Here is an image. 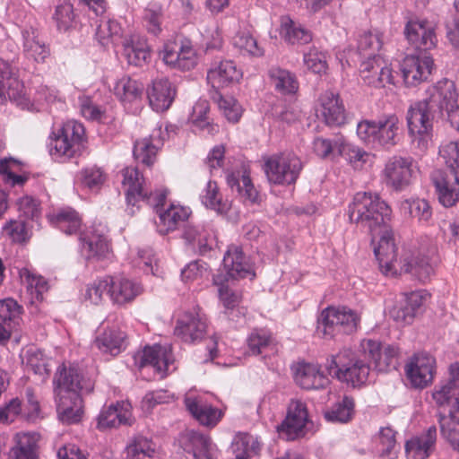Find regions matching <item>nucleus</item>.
Wrapping results in <instances>:
<instances>
[{
  "label": "nucleus",
  "instance_id": "32",
  "mask_svg": "<svg viewBox=\"0 0 459 459\" xmlns=\"http://www.w3.org/2000/svg\"><path fill=\"white\" fill-rule=\"evenodd\" d=\"M223 266L227 273L222 278L228 280L255 276L252 264L238 246L229 247L223 256Z\"/></svg>",
  "mask_w": 459,
  "mask_h": 459
},
{
  "label": "nucleus",
  "instance_id": "46",
  "mask_svg": "<svg viewBox=\"0 0 459 459\" xmlns=\"http://www.w3.org/2000/svg\"><path fill=\"white\" fill-rule=\"evenodd\" d=\"M113 91L121 102L131 103L141 99L143 85L129 76H123L116 82Z\"/></svg>",
  "mask_w": 459,
  "mask_h": 459
},
{
  "label": "nucleus",
  "instance_id": "34",
  "mask_svg": "<svg viewBox=\"0 0 459 459\" xmlns=\"http://www.w3.org/2000/svg\"><path fill=\"white\" fill-rule=\"evenodd\" d=\"M176 96V88L167 78L156 79L147 89L150 106L156 112L169 108Z\"/></svg>",
  "mask_w": 459,
  "mask_h": 459
},
{
  "label": "nucleus",
  "instance_id": "47",
  "mask_svg": "<svg viewBox=\"0 0 459 459\" xmlns=\"http://www.w3.org/2000/svg\"><path fill=\"white\" fill-rule=\"evenodd\" d=\"M23 163L12 157L0 159V177L11 186H22L28 179L22 175Z\"/></svg>",
  "mask_w": 459,
  "mask_h": 459
},
{
  "label": "nucleus",
  "instance_id": "48",
  "mask_svg": "<svg viewBox=\"0 0 459 459\" xmlns=\"http://www.w3.org/2000/svg\"><path fill=\"white\" fill-rule=\"evenodd\" d=\"M338 156L345 159L354 169H361L364 165L371 163L373 155L359 146L343 142H337Z\"/></svg>",
  "mask_w": 459,
  "mask_h": 459
},
{
  "label": "nucleus",
  "instance_id": "35",
  "mask_svg": "<svg viewBox=\"0 0 459 459\" xmlns=\"http://www.w3.org/2000/svg\"><path fill=\"white\" fill-rule=\"evenodd\" d=\"M296 383L304 389L325 388L328 383V377L320 370L319 367L310 363H299L294 369Z\"/></svg>",
  "mask_w": 459,
  "mask_h": 459
},
{
  "label": "nucleus",
  "instance_id": "17",
  "mask_svg": "<svg viewBox=\"0 0 459 459\" xmlns=\"http://www.w3.org/2000/svg\"><path fill=\"white\" fill-rule=\"evenodd\" d=\"M404 35L408 42L419 52L427 53L436 47L437 36L434 26L427 21L409 19Z\"/></svg>",
  "mask_w": 459,
  "mask_h": 459
},
{
  "label": "nucleus",
  "instance_id": "37",
  "mask_svg": "<svg viewBox=\"0 0 459 459\" xmlns=\"http://www.w3.org/2000/svg\"><path fill=\"white\" fill-rule=\"evenodd\" d=\"M82 252L87 259H100L107 255L109 251L108 242L106 236L98 229L91 228L80 236Z\"/></svg>",
  "mask_w": 459,
  "mask_h": 459
},
{
  "label": "nucleus",
  "instance_id": "5",
  "mask_svg": "<svg viewBox=\"0 0 459 459\" xmlns=\"http://www.w3.org/2000/svg\"><path fill=\"white\" fill-rule=\"evenodd\" d=\"M359 321V316L348 307H328L320 314L317 333L326 339L351 334L357 331Z\"/></svg>",
  "mask_w": 459,
  "mask_h": 459
},
{
  "label": "nucleus",
  "instance_id": "6",
  "mask_svg": "<svg viewBox=\"0 0 459 459\" xmlns=\"http://www.w3.org/2000/svg\"><path fill=\"white\" fill-rule=\"evenodd\" d=\"M425 100L414 102L407 111L406 120L408 131L412 143L420 152H424L431 140L433 122L441 119L436 116Z\"/></svg>",
  "mask_w": 459,
  "mask_h": 459
},
{
  "label": "nucleus",
  "instance_id": "23",
  "mask_svg": "<svg viewBox=\"0 0 459 459\" xmlns=\"http://www.w3.org/2000/svg\"><path fill=\"white\" fill-rule=\"evenodd\" d=\"M184 403L194 419L209 428L215 427L223 416L222 411L212 406L199 395H186Z\"/></svg>",
  "mask_w": 459,
  "mask_h": 459
},
{
  "label": "nucleus",
  "instance_id": "39",
  "mask_svg": "<svg viewBox=\"0 0 459 459\" xmlns=\"http://www.w3.org/2000/svg\"><path fill=\"white\" fill-rule=\"evenodd\" d=\"M182 238L185 239L188 248L198 255L207 254L211 247V236L209 232L201 225L186 223L183 229Z\"/></svg>",
  "mask_w": 459,
  "mask_h": 459
},
{
  "label": "nucleus",
  "instance_id": "15",
  "mask_svg": "<svg viewBox=\"0 0 459 459\" xmlns=\"http://www.w3.org/2000/svg\"><path fill=\"white\" fill-rule=\"evenodd\" d=\"M160 56L166 65L179 70H190L197 62L195 51L187 39L168 41Z\"/></svg>",
  "mask_w": 459,
  "mask_h": 459
},
{
  "label": "nucleus",
  "instance_id": "24",
  "mask_svg": "<svg viewBox=\"0 0 459 459\" xmlns=\"http://www.w3.org/2000/svg\"><path fill=\"white\" fill-rule=\"evenodd\" d=\"M183 450L193 459H216V449L212 439L196 431H187L179 439Z\"/></svg>",
  "mask_w": 459,
  "mask_h": 459
},
{
  "label": "nucleus",
  "instance_id": "64",
  "mask_svg": "<svg viewBox=\"0 0 459 459\" xmlns=\"http://www.w3.org/2000/svg\"><path fill=\"white\" fill-rule=\"evenodd\" d=\"M143 20L149 33L159 35L161 31V6L157 4H150L143 12Z\"/></svg>",
  "mask_w": 459,
  "mask_h": 459
},
{
  "label": "nucleus",
  "instance_id": "40",
  "mask_svg": "<svg viewBox=\"0 0 459 459\" xmlns=\"http://www.w3.org/2000/svg\"><path fill=\"white\" fill-rule=\"evenodd\" d=\"M164 204V202L162 203ZM163 204H160L162 206ZM159 213V221H156L157 230L161 235H166L178 229L189 217L188 211L182 206L170 205L165 211H160L159 206H153Z\"/></svg>",
  "mask_w": 459,
  "mask_h": 459
},
{
  "label": "nucleus",
  "instance_id": "56",
  "mask_svg": "<svg viewBox=\"0 0 459 459\" xmlns=\"http://www.w3.org/2000/svg\"><path fill=\"white\" fill-rule=\"evenodd\" d=\"M353 411V399L345 396L341 402L334 403L329 410L325 412V418L329 422L346 423L351 420Z\"/></svg>",
  "mask_w": 459,
  "mask_h": 459
},
{
  "label": "nucleus",
  "instance_id": "26",
  "mask_svg": "<svg viewBox=\"0 0 459 459\" xmlns=\"http://www.w3.org/2000/svg\"><path fill=\"white\" fill-rule=\"evenodd\" d=\"M401 271L411 273L420 281H427L433 273L430 257L423 250H406L399 260Z\"/></svg>",
  "mask_w": 459,
  "mask_h": 459
},
{
  "label": "nucleus",
  "instance_id": "61",
  "mask_svg": "<svg viewBox=\"0 0 459 459\" xmlns=\"http://www.w3.org/2000/svg\"><path fill=\"white\" fill-rule=\"evenodd\" d=\"M342 135H336L333 139L316 137L313 141V151L316 156L322 159H333L338 156L337 142H343Z\"/></svg>",
  "mask_w": 459,
  "mask_h": 459
},
{
  "label": "nucleus",
  "instance_id": "16",
  "mask_svg": "<svg viewBox=\"0 0 459 459\" xmlns=\"http://www.w3.org/2000/svg\"><path fill=\"white\" fill-rule=\"evenodd\" d=\"M415 174V166L411 158L394 156L390 158L383 170L386 186L396 191H402L411 185Z\"/></svg>",
  "mask_w": 459,
  "mask_h": 459
},
{
  "label": "nucleus",
  "instance_id": "49",
  "mask_svg": "<svg viewBox=\"0 0 459 459\" xmlns=\"http://www.w3.org/2000/svg\"><path fill=\"white\" fill-rule=\"evenodd\" d=\"M123 55L127 63L134 66H143L151 57L147 43L140 39L132 38L124 44Z\"/></svg>",
  "mask_w": 459,
  "mask_h": 459
},
{
  "label": "nucleus",
  "instance_id": "19",
  "mask_svg": "<svg viewBox=\"0 0 459 459\" xmlns=\"http://www.w3.org/2000/svg\"><path fill=\"white\" fill-rule=\"evenodd\" d=\"M436 360L427 353H418L406 365L405 371L411 385L415 388H424L432 383Z\"/></svg>",
  "mask_w": 459,
  "mask_h": 459
},
{
  "label": "nucleus",
  "instance_id": "45",
  "mask_svg": "<svg viewBox=\"0 0 459 459\" xmlns=\"http://www.w3.org/2000/svg\"><path fill=\"white\" fill-rule=\"evenodd\" d=\"M271 83L281 94H294L299 89L298 80L292 73L278 66L271 67L268 71Z\"/></svg>",
  "mask_w": 459,
  "mask_h": 459
},
{
  "label": "nucleus",
  "instance_id": "42",
  "mask_svg": "<svg viewBox=\"0 0 459 459\" xmlns=\"http://www.w3.org/2000/svg\"><path fill=\"white\" fill-rule=\"evenodd\" d=\"M227 184L232 189H236L243 202L256 204L259 195L251 182L248 175L238 172H231L227 175Z\"/></svg>",
  "mask_w": 459,
  "mask_h": 459
},
{
  "label": "nucleus",
  "instance_id": "21",
  "mask_svg": "<svg viewBox=\"0 0 459 459\" xmlns=\"http://www.w3.org/2000/svg\"><path fill=\"white\" fill-rule=\"evenodd\" d=\"M360 76L363 82L374 88H383L394 84L392 69L380 56H374L360 65Z\"/></svg>",
  "mask_w": 459,
  "mask_h": 459
},
{
  "label": "nucleus",
  "instance_id": "52",
  "mask_svg": "<svg viewBox=\"0 0 459 459\" xmlns=\"http://www.w3.org/2000/svg\"><path fill=\"white\" fill-rule=\"evenodd\" d=\"M210 97L228 121L236 123L239 120L242 116V108L236 99L231 96H223L217 90H212Z\"/></svg>",
  "mask_w": 459,
  "mask_h": 459
},
{
  "label": "nucleus",
  "instance_id": "63",
  "mask_svg": "<svg viewBox=\"0 0 459 459\" xmlns=\"http://www.w3.org/2000/svg\"><path fill=\"white\" fill-rule=\"evenodd\" d=\"M79 180L83 186L96 191L104 184L106 175L100 168L92 166L80 172Z\"/></svg>",
  "mask_w": 459,
  "mask_h": 459
},
{
  "label": "nucleus",
  "instance_id": "11",
  "mask_svg": "<svg viewBox=\"0 0 459 459\" xmlns=\"http://www.w3.org/2000/svg\"><path fill=\"white\" fill-rule=\"evenodd\" d=\"M302 169L301 160L292 152L273 154L264 161L265 175L274 185L294 184Z\"/></svg>",
  "mask_w": 459,
  "mask_h": 459
},
{
  "label": "nucleus",
  "instance_id": "33",
  "mask_svg": "<svg viewBox=\"0 0 459 459\" xmlns=\"http://www.w3.org/2000/svg\"><path fill=\"white\" fill-rule=\"evenodd\" d=\"M437 442V428L430 426L420 434L411 437L405 443L408 459H427L435 451Z\"/></svg>",
  "mask_w": 459,
  "mask_h": 459
},
{
  "label": "nucleus",
  "instance_id": "14",
  "mask_svg": "<svg viewBox=\"0 0 459 459\" xmlns=\"http://www.w3.org/2000/svg\"><path fill=\"white\" fill-rule=\"evenodd\" d=\"M360 352L365 359L374 363L378 372L396 369L398 365V349L393 345L383 346L380 342L368 339L360 342Z\"/></svg>",
  "mask_w": 459,
  "mask_h": 459
},
{
  "label": "nucleus",
  "instance_id": "62",
  "mask_svg": "<svg viewBox=\"0 0 459 459\" xmlns=\"http://www.w3.org/2000/svg\"><path fill=\"white\" fill-rule=\"evenodd\" d=\"M22 307L13 299L0 301V318L4 324L13 329L19 325Z\"/></svg>",
  "mask_w": 459,
  "mask_h": 459
},
{
  "label": "nucleus",
  "instance_id": "30",
  "mask_svg": "<svg viewBox=\"0 0 459 459\" xmlns=\"http://www.w3.org/2000/svg\"><path fill=\"white\" fill-rule=\"evenodd\" d=\"M39 434L17 432L12 438L7 459H39Z\"/></svg>",
  "mask_w": 459,
  "mask_h": 459
},
{
  "label": "nucleus",
  "instance_id": "59",
  "mask_svg": "<svg viewBox=\"0 0 459 459\" xmlns=\"http://www.w3.org/2000/svg\"><path fill=\"white\" fill-rule=\"evenodd\" d=\"M210 111V105L206 100H199L193 107L190 117L192 123L201 130H206L208 134H212L217 130V126L211 123L207 114Z\"/></svg>",
  "mask_w": 459,
  "mask_h": 459
},
{
  "label": "nucleus",
  "instance_id": "29",
  "mask_svg": "<svg viewBox=\"0 0 459 459\" xmlns=\"http://www.w3.org/2000/svg\"><path fill=\"white\" fill-rule=\"evenodd\" d=\"M428 297L429 294L425 290H416L405 294L403 299L391 309V316L397 323L411 324Z\"/></svg>",
  "mask_w": 459,
  "mask_h": 459
},
{
  "label": "nucleus",
  "instance_id": "57",
  "mask_svg": "<svg viewBox=\"0 0 459 459\" xmlns=\"http://www.w3.org/2000/svg\"><path fill=\"white\" fill-rule=\"evenodd\" d=\"M401 210L420 223H427L432 216L430 205L425 199H406L402 202Z\"/></svg>",
  "mask_w": 459,
  "mask_h": 459
},
{
  "label": "nucleus",
  "instance_id": "31",
  "mask_svg": "<svg viewBox=\"0 0 459 459\" xmlns=\"http://www.w3.org/2000/svg\"><path fill=\"white\" fill-rule=\"evenodd\" d=\"M318 111L329 126H340L346 123V110L338 93L325 91L319 97Z\"/></svg>",
  "mask_w": 459,
  "mask_h": 459
},
{
  "label": "nucleus",
  "instance_id": "2",
  "mask_svg": "<svg viewBox=\"0 0 459 459\" xmlns=\"http://www.w3.org/2000/svg\"><path fill=\"white\" fill-rule=\"evenodd\" d=\"M350 221L360 225L371 235L375 231L387 227L391 220L390 206L377 194L370 192L357 193L349 205Z\"/></svg>",
  "mask_w": 459,
  "mask_h": 459
},
{
  "label": "nucleus",
  "instance_id": "58",
  "mask_svg": "<svg viewBox=\"0 0 459 459\" xmlns=\"http://www.w3.org/2000/svg\"><path fill=\"white\" fill-rule=\"evenodd\" d=\"M383 43V33L378 30L364 31L358 40V51L361 56L372 57Z\"/></svg>",
  "mask_w": 459,
  "mask_h": 459
},
{
  "label": "nucleus",
  "instance_id": "51",
  "mask_svg": "<svg viewBox=\"0 0 459 459\" xmlns=\"http://www.w3.org/2000/svg\"><path fill=\"white\" fill-rule=\"evenodd\" d=\"M281 34L291 44H307L312 40L309 30L296 24L289 16L281 19Z\"/></svg>",
  "mask_w": 459,
  "mask_h": 459
},
{
  "label": "nucleus",
  "instance_id": "53",
  "mask_svg": "<svg viewBox=\"0 0 459 459\" xmlns=\"http://www.w3.org/2000/svg\"><path fill=\"white\" fill-rule=\"evenodd\" d=\"M202 204L207 208L212 209L218 213H225L230 209V204L227 201L222 200V196L219 192L217 183L209 180L200 195Z\"/></svg>",
  "mask_w": 459,
  "mask_h": 459
},
{
  "label": "nucleus",
  "instance_id": "20",
  "mask_svg": "<svg viewBox=\"0 0 459 459\" xmlns=\"http://www.w3.org/2000/svg\"><path fill=\"white\" fill-rule=\"evenodd\" d=\"M379 235L378 244L374 247L375 255L379 267L385 274H394L397 271L396 264L399 263L396 255L394 231L388 226L375 231L374 235Z\"/></svg>",
  "mask_w": 459,
  "mask_h": 459
},
{
  "label": "nucleus",
  "instance_id": "50",
  "mask_svg": "<svg viewBox=\"0 0 459 459\" xmlns=\"http://www.w3.org/2000/svg\"><path fill=\"white\" fill-rule=\"evenodd\" d=\"M157 452V446L143 436L134 437L126 447V459H152Z\"/></svg>",
  "mask_w": 459,
  "mask_h": 459
},
{
  "label": "nucleus",
  "instance_id": "12",
  "mask_svg": "<svg viewBox=\"0 0 459 459\" xmlns=\"http://www.w3.org/2000/svg\"><path fill=\"white\" fill-rule=\"evenodd\" d=\"M122 184L125 187L126 202L131 208L128 212L134 213V207L140 201L145 202L150 206H159L165 202L166 195L164 193H152L148 191L143 186L144 179L140 176L136 168H126L122 170Z\"/></svg>",
  "mask_w": 459,
  "mask_h": 459
},
{
  "label": "nucleus",
  "instance_id": "22",
  "mask_svg": "<svg viewBox=\"0 0 459 459\" xmlns=\"http://www.w3.org/2000/svg\"><path fill=\"white\" fill-rule=\"evenodd\" d=\"M169 128L162 130L161 126H156L150 135L135 141L134 144V159L146 165L152 166L155 160L158 151L163 146L166 136L169 134Z\"/></svg>",
  "mask_w": 459,
  "mask_h": 459
},
{
  "label": "nucleus",
  "instance_id": "9",
  "mask_svg": "<svg viewBox=\"0 0 459 459\" xmlns=\"http://www.w3.org/2000/svg\"><path fill=\"white\" fill-rule=\"evenodd\" d=\"M448 375L446 381L435 387L432 398L437 407L447 409L448 414L438 412V422L444 417L450 420V425H455L459 424V362L449 366Z\"/></svg>",
  "mask_w": 459,
  "mask_h": 459
},
{
  "label": "nucleus",
  "instance_id": "43",
  "mask_svg": "<svg viewBox=\"0 0 459 459\" xmlns=\"http://www.w3.org/2000/svg\"><path fill=\"white\" fill-rule=\"evenodd\" d=\"M125 340V333L110 328L98 334L94 344L101 352L116 356L124 349Z\"/></svg>",
  "mask_w": 459,
  "mask_h": 459
},
{
  "label": "nucleus",
  "instance_id": "36",
  "mask_svg": "<svg viewBox=\"0 0 459 459\" xmlns=\"http://www.w3.org/2000/svg\"><path fill=\"white\" fill-rule=\"evenodd\" d=\"M109 278V297L114 303L123 305L131 302L142 292V286L131 279L121 275Z\"/></svg>",
  "mask_w": 459,
  "mask_h": 459
},
{
  "label": "nucleus",
  "instance_id": "60",
  "mask_svg": "<svg viewBox=\"0 0 459 459\" xmlns=\"http://www.w3.org/2000/svg\"><path fill=\"white\" fill-rule=\"evenodd\" d=\"M248 349L253 355L265 353L267 351H273L274 345L272 335L269 332L260 329L255 330L247 339Z\"/></svg>",
  "mask_w": 459,
  "mask_h": 459
},
{
  "label": "nucleus",
  "instance_id": "41",
  "mask_svg": "<svg viewBox=\"0 0 459 459\" xmlns=\"http://www.w3.org/2000/svg\"><path fill=\"white\" fill-rule=\"evenodd\" d=\"M22 83L18 80L13 66L5 62H0V101L8 97L19 100L22 97Z\"/></svg>",
  "mask_w": 459,
  "mask_h": 459
},
{
  "label": "nucleus",
  "instance_id": "4",
  "mask_svg": "<svg viewBox=\"0 0 459 459\" xmlns=\"http://www.w3.org/2000/svg\"><path fill=\"white\" fill-rule=\"evenodd\" d=\"M87 139L82 124L70 120L50 138L49 153L54 159L63 160L80 156L86 149Z\"/></svg>",
  "mask_w": 459,
  "mask_h": 459
},
{
  "label": "nucleus",
  "instance_id": "13",
  "mask_svg": "<svg viewBox=\"0 0 459 459\" xmlns=\"http://www.w3.org/2000/svg\"><path fill=\"white\" fill-rule=\"evenodd\" d=\"M309 423L306 403L299 400H291L285 419L277 426V431L281 438L295 440L305 435Z\"/></svg>",
  "mask_w": 459,
  "mask_h": 459
},
{
  "label": "nucleus",
  "instance_id": "54",
  "mask_svg": "<svg viewBox=\"0 0 459 459\" xmlns=\"http://www.w3.org/2000/svg\"><path fill=\"white\" fill-rule=\"evenodd\" d=\"M56 227L67 235L75 234L82 225V218L78 212L70 207L59 210L54 216Z\"/></svg>",
  "mask_w": 459,
  "mask_h": 459
},
{
  "label": "nucleus",
  "instance_id": "28",
  "mask_svg": "<svg viewBox=\"0 0 459 459\" xmlns=\"http://www.w3.org/2000/svg\"><path fill=\"white\" fill-rule=\"evenodd\" d=\"M174 357L170 345L156 344L152 347H145L141 355L139 367H152L157 373L164 377L173 365Z\"/></svg>",
  "mask_w": 459,
  "mask_h": 459
},
{
  "label": "nucleus",
  "instance_id": "8",
  "mask_svg": "<svg viewBox=\"0 0 459 459\" xmlns=\"http://www.w3.org/2000/svg\"><path fill=\"white\" fill-rule=\"evenodd\" d=\"M330 375L352 386L364 384L369 375L370 367L362 359H356L351 350L344 349L327 361Z\"/></svg>",
  "mask_w": 459,
  "mask_h": 459
},
{
  "label": "nucleus",
  "instance_id": "55",
  "mask_svg": "<svg viewBox=\"0 0 459 459\" xmlns=\"http://www.w3.org/2000/svg\"><path fill=\"white\" fill-rule=\"evenodd\" d=\"M232 450L234 459H249L251 455H255L260 450V443L257 438L247 433L238 435L233 443Z\"/></svg>",
  "mask_w": 459,
  "mask_h": 459
},
{
  "label": "nucleus",
  "instance_id": "44",
  "mask_svg": "<svg viewBox=\"0 0 459 459\" xmlns=\"http://www.w3.org/2000/svg\"><path fill=\"white\" fill-rule=\"evenodd\" d=\"M23 51L27 58L37 63H43L49 56V49L40 41L35 29L30 28L22 31Z\"/></svg>",
  "mask_w": 459,
  "mask_h": 459
},
{
  "label": "nucleus",
  "instance_id": "18",
  "mask_svg": "<svg viewBox=\"0 0 459 459\" xmlns=\"http://www.w3.org/2000/svg\"><path fill=\"white\" fill-rule=\"evenodd\" d=\"M433 59L428 53L408 55L403 61L402 73L408 86H416L426 81L432 73Z\"/></svg>",
  "mask_w": 459,
  "mask_h": 459
},
{
  "label": "nucleus",
  "instance_id": "10",
  "mask_svg": "<svg viewBox=\"0 0 459 459\" xmlns=\"http://www.w3.org/2000/svg\"><path fill=\"white\" fill-rule=\"evenodd\" d=\"M459 94L454 82L444 79L430 86L427 91L426 102L441 119L454 121L459 110Z\"/></svg>",
  "mask_w": 459,
  "mask_h": 459
},
{
  "label": "nucleus",
  "instance_id": "27",
  "mask_svg": "<svg viewBox=\"0 0 459 459\" xmlns=\"http://www.w3.org/2000/svg\"><path fill=\"white\" fill-rule=\"evenodd\" d=\"M241 78V70L231 60L214 61L207 72V81L213 90L235 84Z\"/></svg>",
  "mask_w": 459,
  "mask_h": 459
},
{
  "label": "nucleus",
  "instance_id": "38",
  "mask_svg": "<svg viewBox=\"0 0 459 459\" xmlns=\"http://www.w3.org/2000/svg\"><path fill=\"white\" fill-rule=\"evenodd\" d=\"M131 424L130 404L125 402L103 409L98 417V429H106Z\"/></svg>",
  "mask_w": 459,
  "mask_h": 459
},
{
  "label": "nucleus",
  "instance_id": "7",
  "mask_svg": "<svg viewBox=\"0 0 459 459\" xmlns=\"http://www.w3.org/2000/svg\"><path fill=\"white\" fill-rule=\"evenodd\" d=\"M399 118L395 115H384L377 120H362L357 125L359 138L368 144L389 148L397 143Z\"/></svg>",
  "mask_w": 459,
  "mask_h": 459
},
{
  "label": "nucleus",
  "instance_id": "1",
  "mask_svg": "<svg viewBox=\"0 0 459 459\" xmlns=\"http://www.w3.org/2000/svg\"><path fill=\"white\" fill-rule=\"evenodd\" d=\"M54 383L56 394V412L64 424H74L82 417V399L80 393L89 394L93 390L94 381L85 377L76 367L58 368Z\"/></svg>",
  "mask_w": 459,
  "mask_h": 459
},
{
  "label": "nucleus",
  "instance_id": "25",
  "mask_svg": "<svg viewBox=\"0 0 459 459\" xmlns=\"http://www.w3.org/2000/svg\"><path fill=\"white\" fill-rule=\"evenodd\" d=\"M206 319L196 312H186L177 321L176 336L186 342L203 339L206 333Z\"/></svg>",
  "mask_w": 459,
  "mask_h": 459
},
{
  "label": "nucleus",
  "instance_id": "3",
  "mask_svg": "<svg viewBox=\"0 0 459 459\" xmlns=\"http://www.w3.org/2000/svg\"><path fill=\"white\" fill-rule=\"evenodd\" d=\"M439 154L445 160L449 171L436 170L431 175V180L439 202L445 207H451L459 198V142H449L443 145Z\"/></svg>",
  "mask_w": 459,
  "mask_h": 459
}]
</instances>
